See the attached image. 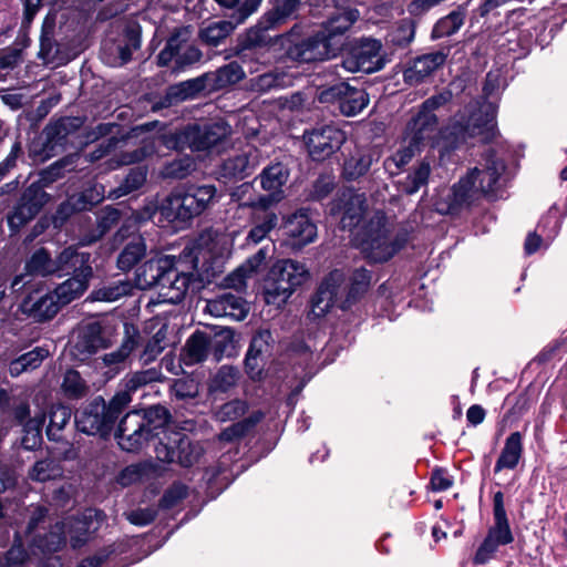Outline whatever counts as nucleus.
<instances>
[{"instance_id": "1", "label": "nucleus", "mask_w": 567, "mask_h": 567, "mask_svg": "<svg viewBox=\"0 0 567 567\" xmlns=\"http://www.w3.org/2000/svg\"><path fill=\"white\" fill-rule=\"evenodd\" d=\"M198 254H209L212 258L223 257L229 251V243L226 235L223 234H202L195 248L185 247L178 258L175 257V266H171L167 272V279L158 287V303H178L181 302L190 282L192 271L197 268Z\"/></svg>"}, {"instance_id": "2", "label": "nucleus", "mask_w": 567, "mask_h": 567, "mask_svg": "<svg viewBox=\"0 0 567 567\" xmlns=\"http://www.w3.org/2000/svg\"><path fill=\"white\" fill-rule=\"evenodd\" d=\"M171 414L161 405H154L141 411L128 412L120 422L116 432L117 443L126 452L140 451L151 439L161 437L168 430Z\"/></svg>"}, {"instance_id": "3", "label": "nucleus", "mask_w": 567, "mask_h": 567, "mask_svg": "<svg viewBox=\"0 0 567 567\" xmlns=\"http://www.w3.org/2000/svg\"><path fill=\"white\" fill-rule=\"evenodd\" d=\"M495 117V110L491 105L476 107V104H468L449 128L453 137L451 146L493 142L498 134Z\"/></svg>"}, {"instance_id": "4", "label": "nucleus", "mask_w": 567, "mask_h": 567, "mask_svg": "<svg viewBox=\"0 0 567 567\" xmlns=\"http://www.w3.org/2000/svg\"><path fill=\"white\" fill-rule=\"evenodd\" d=\"M217 199L214 185H188L184 193H172L161 204L167 221H187L207 210Z\"/></svg>"}, {"instance_id": "5", "label": "nucleus", "mask_w": 567, "mask_h": 567, "mask_svg": "<svg viewBox=\"0 0 567 567\" xmlns=\"http://www.w3.org/2000/svg\"><path fill=\"white\" fill-rule=\"evenodd\" d=\"M406 233L393 235L384 215L377 214L365 226L360 241L361 250L373 262L392 258L406 243Z\"/></svg>"}, {"instance_id": "6", "label": "nucleus", "mask_w": 567, "mask_h": 567, "mask_svg": "<svg viewBox=\"0 0 567 567\" xmlns=\"http://www.w3.org/2000/svg\"><path fill=\"white\" fill-rule=\"evenodd\" d=\"M309 279L305 264L285 259L277 261L270 269L266 280V300L268 303L286 302L297 287Z\"/></svg>"}, {"instance_id": "7", "label": "nucleus", "mask_w": 567, "mask_h": 567, "mask_svg": "<svg viewBox=\"0 0 567 567\" xmlns=\"http://www.w3.org/2000/svg\"><path fill=\"white\" fill-rule=\"evenodd\" d=\"M451 100L450 92H442L425 100L419 111L409 120L404 131L405 141L424 147L432 144L439 133L435 111Z\"/></svg>"}, {"instance_id": "8", "label": "nucleus", "mask_w": 567, "mask_h": 567, "mask_svg": "<svg viewBox=\"0 0 567 567\" xmlns=\"http://www.w3.org/2000/svg\"><path fill=\"white\" fill-rule=\"evenodd\" d=\"M156 457L165 463H178L184 467H190L197 463L203 450L198 444H193L188 436L175 429L171 423L168 430L161 437V444L155 446Z\"/></svg>"}, {"instance_id": "9", "label": "nucleus", "mask_w": 567, "mask_h": 567, "mask_svg": "<svg viewBox=\"0 0 567 567\" xmlns=\"http://www.w3.org/2000/svg\"><path fill=\"white\" fill-rule=\"evenodd\" d=\"M230 133V127L224 122H215L210 124H192L175 135L176 148H189L194 152L207 151Z\"/></svg>"}, {"instance_id": "10", "label": "nucleus", "mask_w": 567, "mask_h": 567, "mask_svg": "<svg viewBox=\"0 0 567 567\" xmlns=\"http://www.w3.org/2000/svg\"><path fill=\"white\" fill-rule=\"evenodd\" d=\"M309 156L313 161H324L334 154L346 142V134L334 125H319L303 134Z\"/></svg>"}, {"instance_id": "11", "label": "nucleus", "mask_w": 567, "mask_h": 567, "mask_svg": "<svg viewBox=\"0 0 567 567\" xmlns=\"http://www.w3.org/2000/svg\"><path fill=\"white\" fill-rule=\"evenodd\" d=\"M111 343L112 333L106 326L100 321H85L75 331L73 353L81 360H85L89 355L109 348Z\"/></svg>"}, {"instance_id": "12", "label": "nucleus", "mask_w": 567, "mask_h": 567, "mask_svg": "<svg viewBox=\"0 0 567 567\" xmlns=\"http://www.w3.org/2000/svg\"><path fill=\"white\" fill-rule=\"evenodd\" d=\"M260 185L268 195L258 196L256 199L246 202L244 205L268 209L284 198L282 187L287 183L289 172L281 163H276L262 169Z\"/></svg>"}, {"instance_id": "13", "label": "nucleus", "mask_w": 567, "mask_h": 567, "mask_svg": "<svg viewBox=\"0 0 567 567\" xmlns=\"http://www.w3.org/2000/svg\"><path fill=\"white\" fill-rule=\"evenodd\" d=\"M87 527L85 522L75 518H68L55 524L54 528L40 539L38 547L42 551L54 553L66 544L68 535L73 548L82 546L86 538Z\"/></svg>"}, {"instance_id": "14", "label": "nucleus", "mask_w": 567, "mask_h": 567, "mask_svg": "<svg viewBox=\"0 0 567 567\" xmlns=\"http://www.w3.org/2000/svg\"><path fill=\"white\" fill-rule=\"evenodd\" d=\"M75 424L80 432L101 436L107 435L113 429L112 416H109L105 401L102 398L94 399L75 414Z\"/></svg>"}, {"instance_id": "15", "label": "nucleus", "mask_w": 567, "mask_h": 567, "mask_svg": "<svg viewBox=\"0 0 567 567\" xmlns=\"http://www.w3.org/2000/svg\"><path fill=\"white\" fill-rule=\"evenodd\" d=\"M382 44L379 40L362 39L352 48L351 55L343 62L351 72L372 73L383 68Z\"/></svg>"}, {"instance_id": "16", "label": "nucleus", "mask_w": 567, "mask_h": 567, "mask_svg": "<svg viewBox=\"0 0 567 567\" xmlns=\"http://www.w3.org/2000/svg\"><path fill=\"white\" fill-rule=\"evenodd\" d=\"M346 279V274L340 269L330 271L323 278L312 299V312L316 316H323L342 299L343 292L348 290Z\"/></svg>"}, {"instance_id": "17", "label": "nucleus", "mask_w": 567, "mask_h": 567, "mask_svg": "<svg viewBox=\"0 0 567 567\" xmlns=\"http://www.w3.org/2000/svg\"><path fill=\"white\" fill-rule=\"evenodd\" d=\"M338 53L320 31L289 49V55L292 59L306 63L328 60Z\"/></svg>"}, {"instance_id": "18", "label": "nucleus", "mask_w": 567, "mask_h": 567, "mask_svg": "<svg viewBox=\"0 0 567 567\" xmlns=\"http://www.w3.org/2000/svg\"><path fill=\"white\" fill-rule=\"evenodd\" d=\"M505 168V163L502 159L496 158L494 154H488L483 168L474 167L468 173L475 181L482 196L488 199H495L501 188L499 178Z\"/></svg>"}, {"instance_id": "19", "label": "nucleus", "mask_w": 567, "mask_h": 567, "mask_svg": "<svg viewBox=\"0 0 567 567\" xmlns=\"http://www.w3.org/2000/svg\"><path fill=\"white\" fill-rule=\"evenodd\" d=\"M171 266H175V256H158L145 261L136 270L135 286L142 290L158 288L169 276L167 270Z\"/></svg>"}, {"instance_id": "20", "label": "nucleus", "mask_w": 567, "mask_h": 567, "mask_svg": "<svg viewBox=\"0 0 567 567\" xmlns=\"http://www.w3.org/2000/svg\"><path fill=\"white\" fill-rule=\"evenodd\" d=\"M359 12L357 9H347L337 12L328 18L319 30L326 39L337 49L338 52L342 49L343 35L352 24L358 20Z\"/></svg>"}, {"instance_id": "21", "label": "nucleus", "mask_w": 567, "mask_h": 567, "mask_svg": "<svg viewBox=\"0 0 567 567\" xmlns=\"http://www.w3.org/2000/svg\"><path fill=\"white\" fill-rule=\"evenodd\" d=\"M482 196L475 181L470 173L454 184L446 195V208H441L445 213L453 214L464 207H470Z\"/></svg>"}, {"instance_id": "22", "label": "nucleus", "mask_w": 567, "mask_h": 567, "mask_svg": "<svg viewBox=\"0 0 567 567\" xmlns=\"http://www.w3.org/2000/svg\"><path fill=\"white\" fill-rule=\"evenodd\" d=\"M140 48V34L133 28H127L124 34V43L104 42L102 59L105 63L117 66L127 63L134 50Z\"/></svg>"}, {"instance_id": "23", "label": "nucleus", "mask_w": 567, "mask_h": 567, "mask_svg": "<svg viewBox=\"0 0 567 567\" xmlns=\"http://www.w3.org/2000/svg\"><path fill=\"white\" fill-rule=\"evenodd\" d=\"M60 308L61 305L53 291L43 295L31 293L21 303L23 313L38 322L52 319Z\"/></svg>"}, {"instance_id": "24", "label": "nucleus", "mask_w": 567, "mask_h": 567, "mask_svg": "<svg viewBox=\"0 0 567 567\" xmlns=\"http://www.w3.org/2000/svg\"><path fill=\"white\" fill-rule=\"evenodd\" d=\"M91 255L79 251L74 247L63 249L56 257V274L79 277H92L93 269L90 264Z\"/></svg>"}, {"instance_id": "25", "label": "nucleus", "mask_w": 567, "mask_h": 567, "mask_svg": "<svg viewBox=\"0 0 567 567\" xmlns=\"http://www.w3.org/2000/svg\"><path fill=\"white\" fill-rule=\"evenodd\" d=\"M25 274L17 276L11 282L13 292L21 290L29 284L25 280L31 275L49 276L56 274V258L52 259L50 254L44 249H38L25 264Z\"/></svg>"}, {"instance_id": "26", "label": "nucleus", "mask_w": 567, "mask_h": 567, "mask_svg": "<svg viewBox=\"0 0 567 567\" xmlns=\"http://www.w3.org/2000/svg\"><path fill=\"white\" fill-rule=\"evenodd\" d=\"M446 56V53L443 51L430 52L417 56L412 65L404 71V81L410 84L422 82L445 63Z\"/></svg>"}, {"instance_id": "27", "label": "nucleus", "mask_w": 567, "mask_h": 567, "mask_svg": "<svg viewBox=\"0 0 567 567\" xmlns=\"http://www.w3.org/2000/svg\"><path fill=\"white\" fill-rule=\"evenodd\" d=\"M262 22L264 16L259 18L256 25L247 29L237 38L234 55L244 58L246 51L266 48L270 44V38L267 32L275 28Z\"/></svg>"}, {"instance_id": "28", "label": "nucleus", "mask_w": 567, "mask_h": 567, "mask_svg": "<svg viewBox=\"0 0 567 567\" xmlns=\"http://www.w3.org/2000/svg\"><path fill=\"white\" fill-rule=\"evenodd\" d=\"M286 235L297 246H306L317 237V226L312 223L305 210L292 214L285 224Z\"/></svg>"}, {"instance_id": "29", "label": "nucleus", "mask_w": 567, "mask_h": 567, "mask_svg": "<svg viewBox=\"0 0 567 567\" xmlns=\"http://www.w3.org/2000/svg\"><path fill=\"white\" fill-rule=\"evenodd\" d=\"M220 341H212L210 336L203 331H195L186 341L181 360L185 365H194L203 362L208 354L209 348L219 349Z\"/></svg>"}, {"instance_id": "30", "label": "nucleus", "mask_w": 567, "mask_h": 567, "mask_svg": "<svg viewBox=\"0 0 567 567\" xmlns=\"http://www.w3.org/2000/svg\"><path fill=\"white\" fill-rule=\"evenodd\" d=\"M493 517L494 524L489 527L487 536L505 546L514 540L509 522L504 506V494L498 491L493 497Z\"/></svg>"}, {"instance_id": "31", "label": "nucleus", "mask_w": 567, "mask_h": 567, "mask_svg": "<svg viewBox=\"0 0 567 567\" xmlns=\"http://www.w3.org/2000/svg\"><path fill=\"white\" fill-rule=\"evenodd\" d=\"M257 165V150L249 147L225 159L221 165V171L226 177L244 178L250 175Z\"/></svg>"}, {"instance_id": "32", "label": "nucleus", "mask_w": 567, "mask_h": 567, "mask_svg": "<svg viewBox=\"0 0 567 567\" xmlns=\"http://www.w3.org/2000/svg\"><path fill=\"white\" fill-rule=\"evenodd\" d=\"M207 308L216 317L228 316L237 320L244 319L248 312L245 300L230 292L223 293L216 299L208 301Z\"/></svg>"}, {"instance_id": "33", "label": "nucleus", "mask_w": 567, "mask_h": 567, "mask_svg": "<svg viewBox=\"0 0 567 567\" xmlns=\"http://www.w3.org/2000/svg\"><path fill=\"white\" fill-rule=\"evenodd\" d=\"M239 24L231 17L229 20H217L203 23L198 30L199 40L208 47H218L234 33Z\"/></svg>"}, {"instance_id": "34", "label": "nucleus", "mask_w": 567, "mask_h": 567, "mask_svg": "<svg viewBox=\"0 0 567 567\" xmlns=\"http://www.w3.org/2000/svg\"><path fill=\"white\" fill-rule=\"evenodd\" d=\"M523 435L520 432H513L505 441L501 454L495 463L494 472L514 470L523 456Z\"/></svg>"}, {"instance_id": "35", "label": "nucleus", "mask_w": 567, "mask_h": 567, "mask_svg": "<svg viewBox=\"0 0 567 567\" xmlns=\"http://www.w3.org/2000/svg\"><path fill=\"white\" fill-rule=\"evenodd\" d=\"M272 342L274 339L269 330H260L254 334L245 358L247 370L254 372L259 369V361L269 353Z\"/></svg>"}, {"instance_id": "36", "label": "nucleus", "mask_w": 567, "mask_h": 567, "mask_svg": "<svg viewBox=\"0 0 567 567\" xmlns=\"http://www.w3.org/2000/svg\"><path fill=\"white\" fill-rule=\"evenodd\" d=\"M301 6L302 0H280L272 9L262 14V23H268V25H272L276 29L289 20L297 19Z\"/></svg>"}, {"instance_id": "37", "label": "nucleus", "mask_w": 567, "mask_h": 567, "mask_svg": "<svg viewBox=\"0 0 567 567\" xmlns=\"http://www.w3.org/2000/svg\"><path fill=\"white\" fill-rule=\"evenodd\" d=\"M244 78L245 71L236 61L218 68L215 72L207 73V79H210V89L214 91L234 85Z\"/></svg>"}, {"instance_id": "38", "label": "nucleus", "mask_w": 567, "mask_h": 567, "mask_svg": "<svg viewBox=\"0 0 567 567\" xmlns=\"http://www.w3.org/2000/svg\"><path fill=\"white\" fill-rule=\"evenodd\" d=\"M264 419V413L260 411L252 412L247 417L233 423L230 426L225 427L219 434L220 442H235L248 435L255 426Z\"/></svg>"}, {"instance_id": "39", "label": "nucleus", "mask_w": 567, "mask_h": 567, "mask_svg": "<svg viewBox=\"0 0 567 567\" xmlns=\"http://www.w3.org/2000/svg\"><path fill=\"white\" fill-rule=\"evenodd\" d=\"M372 280L371 271L360 267L352 271L350 284L344 300H341L340 307L342 309L349 308L357 301L364 292L368 291Z\"/></svg>"}, {"instance_id": "40", "label": "nucleus", "mask_w": 567, "mask_h": 567, "mask_svg": "<svg viewBox=\"0 0 567 567\" xmlns=\"http://www.w3.org/2000/svg\"><path fill=\"white\" fill-rule=\"evenodd\" d=\"M371 164V154L362 148H355V151L344 161L342 175L348 181H355L368 173Z\"/></svg>"}, {"instance_id": "41", "label": "nucleus", "mask_w": 567, "mask_h": 567, "mask_svg": "<svg viewBox=\"0 0 567 567\" xmlns=\"http://www.w3.org/2000/svg\"><path fill=\"white\" fill-rule=\"evenodd\" d=\"M90 279L91 277L72 276L71 278L60 284L53 292L56 296L61 307L81 297L86 291Z\"/></svg>"}, {"instance_id": "42", "label": "nucleus", "mask_w": 567, "mask_h": 567, "mask_svg": "<svg viewBox=\"0 0 567 567\" xmlns=\"http://www.w3.org/2000/svg\"><path fill=\"white\" fill-rule=\"evenodd\" d=\"M133 289L134 285L130 280H117L94 289L89 299L92 301L113 302L131 295Z\"/></svg>"}, {"instance_id": "43", "label": "nucleus", "mask_w": 567, "mask_h": 567, "mask_svg": "<svg viewBox=\"0 0 567 567\" xmlns=\"http://www.w3.org/2000/svg\"><path fill=\"white\" fill-rule=\"evenodd\" d=\"M369 104V95L362 89L353 87L348 84L346 92L339 105L341 114L344 116H354L363 111Z\"/></svg>"}, {"instance_id": "44", "label": "nucleus", "mask_w": 567, "mask_h": 567, "mask_svg": "<svg viewBox=\"0 0 567 567\" xmlns=\"http://www.w3.org/2000/svg\"><path fill=\"white\" fill-rule=\"evenodd\" d=\"M145 252L146 245L144 239L141 236L133 237L117 257L118 269L123 271L131 270L145 256Z\"/></svg>"}, {"instance_id": "45", "label": "nucleus", "mask_w": 567, "mask_h": 567, "mask_svg": "<svg viewBox=\"0 0 567 567\" xmlns=\"http://www.w3.org/2000/svg\"><path fill=\"white\" fill-rule=\"evenodd\" d=\"M147 168L137 166L130 169L123 182L116 188L110 190L109 197L118 199L137 189H140L146 182Z\"/></svg>"}, {"instance_id": "46", "label": "nucleus", "mask_w": 567, "mask_h": 567, "mask_svg": "<svg viewBox=\"0 0 567 567\" xmlns=\"http://www.w3.org/2000/svg\"><path fill=\"white\" fill-rule=\"evenodd\" d=\"M196 169V162L193 156L184 155L166 162L159 172L164 179H184Z\"/></svg>"}, {"instance_id": "47", "label": "nucleus", "mask_w": 567, "mask_h": 567, "mask_svg": "<svg viewBox=\"0 0 567 567\" xmlns=\"http://www.w3.org/2000/svg\"><path fill=\"white\" fill-rule=\"evenodd\" d=\"M47 355L48 351L39 347L20 355L19 358L10 362V375L18 377L28 370L37 369L42 363Z\"/></svg>"}, {"instance_id": "48", "label": "nucleus", "mask_w": 567, "mask_h": 567, "mask_svg": "<svg viewBox=\"0 0 567 567\" xmlns=\"http://www.w3.org/2000/svg\"><path fill=\"white\" fill-rule=\"evenodd\" d=\"M140 131H144V126L132 128L130 134L125 137H111L101 142L94 151L86 154L87 161L93 163L109 156L113 152H116L117 148L125 146L131 137L137 136Z\"/></svg>"}, {"instance_id": "49", "label": "nucleus", "mask_w": 567, "mask_h": 567, "mask_svg": "<svg viewBox=\"0 0 567 567\" xmlns=\"http://www.w3.org/2000/svg\"><path fill=\"white\" fill-rule=\"evenodd\" d=\"M156 152L155 141L143 140L142 145L132 152H122L116 159L112 158L111 168H117L122 165H130L144 161Z\"/></svg>"}, {"instance_id": "50", "label": "nucleus", "mask_w": 567, "mask_h": 567, "mask_svg": "<svg viewBox=\"0 0 567 567\" xmlns=\"http://www.w3.org/2000/svg\"><path fill=\"white\" fill-rule=\"evenodd\" d=\"M188 28L177 29L167 40L165 48L157 55V63L159 66H167L173 60L177 65V50L179 43L188 41Z\"/></svg>"}, {"instance_id": "51", "label": "nucleus", "mask_w": 567, "mask_h": 567, "mask_svg": "<svg viewBox=\"0 0 567 567\" xmlns=\"http://www.w3.org/2000/svg\"><path fill=\"white\" fill-rule=\"evenodd\" d=\"M465 19L464 9L454 10L447 16L441 18L432 30V37L435 39L450 37L457 32L463 25Z\"/></svg>"}, {"instance_id": "52", "label": "nucleus", "mask_w": 567, "mask_h": 567, "mask_svg": "<svg viewBox=\"0 0 567 567\" xmlns=\"http://www.w3.org/2000/svg\"><path fill=\"white\" fill-rule=\"evenodd\" d=\"M248 411V405L243 400H231L216 408L213 417L219 423L234 422L243 417Z\"/></svg>"}, {"instance_id": "53", "label": "nucleus", "mask_w": 567, "mask_h": 567, "mask_svg": "<svg viewBox=\"0 0 567 567\" xmlns=\"http://www.w3.org/2000/svg\"><path fill=\"white\" fill-rule=\"evenodd\" d=\"M284 74L269 71L251 78L247 85L248 90L255 93L264 94L282 85Z\"/></svg>"}, {"instance_id": "54", "label": "nucleus", "mask_w": 567, "mask_h": 567, "mask_svg": "<svg viewBox=\"0 0 567 567\" xmlns=\"http://www.w3.org/2000/svg\"><path fill=\"white\" fill-rule=\"evenodd\" d=\"M71 419V410L62 404L53 405L49 413L47 434L50 440L58 441L60 431Z\"/></svg>"}, {"instance_id": "55", "label": "nucleus", "mask_w": 567, "mask_h": 567, "mask_svg": "<svg viewBox=\"0 0 567 567\" xmlns=\"http://www.w3.org/2000/svg\"><path fill=\"white\" fill-rule=\"evenodd\" d=\"M364 199L362 195L350 194L344 206V212L341 217L343 228H351L358 225L362 218L364 210Z\"/></svg>"}, {"instance_id": "56", "label": "nucleus", "mask_w": 567, "mask_h": 567, "mask_svg": "<svg viewBox=\"0 0 567 567\" xmlns=\"http://www.w3.org/2000/svg\"><path fill=\"white\" fill-rule=\"evenodd\" d=\"M62 472L63 471L56 461L47 458L38 461L33 465L29 472V477L33 481L47 482L60 477Z\"/></svg>"}, {"instance_id": "57", "label": "nucleus", "mask_w": 567, "mask_h": 567, "mask_svg": "<svg viewBox=\"0 0 567 567\" xmlns=\"http://www.w3.org/2000/svg\"><path fill=\"white\" fill-rule=\"evenodd\" d=\"M278 217L272 212L264 214L262 218L249 230L247 244L257 245L277 226Z\"/></svg>"}, {"instance_id": "58", "label": "nucleus", "mask_w": 567, "mask_h": 567, "mask_svg": "<svg viewBox=\"0 0 567 567\" xmlns=\"http://www.w3.org/2000/svg\"><path fill=\"white\" fill-rule=\"evenodd\" d=\"M121 219V213L116 208L106 207L97 216L96 234L92 235L86 243L92 244L102 238Z\"/></svg>"}, {"instance_id": "59", "label": "nucleus", "mask_w": 567, "mask_h": 567, "mask_svg": "<svg viewBox=\"0 0 567 567\" xmlns=\"http://www.w3.org/2000/svg\"><path fill=\"white\" fill-rule=\"evenodd\" d=\"M62 389L66 396L79 399L86 394L87 386L80 373L75 370H68L63 378Z\"/></svg>"}, {"instance_id": "60", "label": "nucleus", "mask_w": 567, "mask_h": 567, "mask_svg": "<svg viewBox=\"0 0 567 567\" xmlns=\"http://www.w3.org/2000/svg\"><path fill=\"white\" fill-rule=\"evenodd\" d=\"M431 167L429 163L422 162L403 183V189L406 194L416 193L422 186L426 185Z\"/></svg>"}, {"instance_id": "61", "label": "nucleus", "mask_w": 567, "mask_h": 567, "mask_svg": "<svg viewBox=\"0 0 567 567\" xmlns=\"http://www.w3.org/2000/svg\"><path fill=\"white\" fill-rule=\"evenodd\" d=\"M188 495V487L181 483H173L163 494L159 501V508L172 509L176 507Z\"/></svg>"}, {"instance_id": "62", "label": "nucleus", "mask_w": 567, "mask_h": 567, "mask_svg": "<svg viewBox=\"0 0 567 567\" xmlns=\"http://www.w3.org/2000/svg\"><path fill=\"white\" fill-rule=\"evenodd\" d=\"M166 339L165 328H161L145 344L141 354V360L144 364L154 361L164 350Z\"/></svg>"}, {"instance_id": "63", "label": "nucleus", "mask_w": 567, "mask_h": 567, "mask_svg": "<svg viewBox=\"0 0 567 567\" xmlns=\"http://www.w3.org/2000/svg\"><path fill=\"white\" fill-rule=\"evenodd\" d=\"M404 145L398 150L391 158L388 159L386 165L390 167L394 165L395 168L400 169L404 167L406 164L411 162V159L415 156L416 153L421 151V146L415 144L412 141H405L403 137Z\"/></svg>"}, {"instance_id": "64", "label": "nucleus", "mask_w": 567, "mask_h": 567, "mask_svg": "<svg viewBox=\"0 0 567 567\" xmlns=\"http://www.w3.org/2000/svg\"><path fill=\"white\" fill-rule=\"evenodd\" d=\"M47 193L38 184H31L22 194L20 202L39 213L47 200Z\"/></svg>"}]
</instances>
